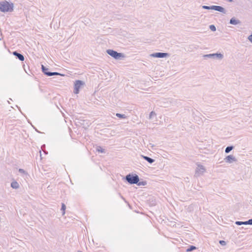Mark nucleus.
Returning a JSON list of instances; mask_svg holds the SVG:
<instances>
[{
    "label": "nucleus",
    "mask_w": 252,
    "mask_h": 252,
    "mask_svg": "<svg viewBox=\"0 0 252 252\" xmlns=\"http://www.w3.org/2000/svg\"><path fill=\"white\" fill-rule=\"evenodd\" d=\"M13 10V4L6 0L0 1V11L3 12H12Z\"/></svg>",
    "instance_id": "1"
},
{
    "label": "nucleus",
    "mask_w": 252,
    "mask_h": 252,
    "mask_svg": "<svg viewBox=\"0 0 252 252\" xmlns=\"http://www.w3.org/2000/svg\"><path fill=\"white\" fill-rule=\"evenodd\" d=\"M125 179L130 184H136L139 181V176L136 174H128Z\"/></svg>",
    "instance_id": "2"
},
{
    "label": "nucleus",
    "mask_w": 252,
    "mask_h": 252,
    "mask_svg": "<svg viewBox=\"0 0 252 252\" xmlns=\"http://www.w3.org/2000/svg\"><path fill=\"white\" fill-rule=\"evenodd\" d=\"M106 52L109 55L116 60L120 59L121 58H123L125 56L124 54L118 53L117 51L111 49L107 50Z\"/></svg>",
    "instance_id": "3"
},
{
    "label": "nucleus",
    "mask_w": 252,
    "mask_h": 252,
    "mask_svg": "<svg viewBox=\"0 0 252 252\" xmlns=\"http://www.w3.org/2000/svg\"><path fill=\"white\" fill-rule=\"evenodd\" d=\"M85 85V83L84 81L79 80H76L74 82V93L75 94H78L79 92L80 89L84 87Z\"/></svg>",
    "instance_id": "4"
},
{
    "label": "nucleus",
    "mask_w": 252,
    "mask_h": 252,
    "mask_svg": "<svg viewBox=\"0 0 252 252\" xmlns=\"http://www.w3.org/2000/svg\"><path fill=\"white\" fill-rule=\"evenodd\" d=\"M203 58L204 59L206 58H217L219 59H222L223 57V55L221 53H213V54H206L203 55Z\"/></svg>",
    "instance_id": "5"
},
{
    "label": "nucleus",
    "mask_w": 252,
    "mask_h": 252,
    "mask_svg": "<svg viewBox=\"0 0 252 252\" xmlns=\"http://www.w3.org/2000/svg\"><path fill=\"white\" fill-rule=\"evenodd\" d=\"M150 56L154 58H163L169 57V55L167 53L157 52L151 54Z\"/></svg>",
    "instance_id": "6"
},
{
    "label": "nucleus",
    "mask_w": 252,
    "mask_h": 252,
    "mask_svg": "<svg viewBox=\"0 0 252 252\" xmlns=\"http://www.w3.org/2000/svg\"><path fill=\"white\" fill-rule=\"evenodd\" d=\"M205 171V167L200 164L197 165V167L195 170V175L196 176H199L202 175Z\"/></svg>",
    "instance_id": "7"
},
{
    "label": "nucleus",
    "mask_w": 252,
    "mask_h": 252,
    "mask_svg": "<svg viewBox=\"0 0 252 252\" xmlns=\"http://www.w3.org/2000/svg\"><path fill=\"white\" fill-rule=\"evenodd\" d=\"M211 8L212 10H216L223 13H225L226 12L225 9L220 6L212 5L211 6Z\"/></svg>",
    "instance_id": "8"
},
{
    "label": "nucleus",
    "mask_w": 252,
    "mask_h": 252,
    "mask_svg": "<svg viewBox=\"0 0 252 252\" xmlns=\"http://www.w3.org/2000/svg\"><path fill=\"white\" fill-rule=\"evenodd\" d=\"M224 160L227 163H231L236 162L237 159L233 155H228L224 158Z\"/></svg>",
    "instance_id": "9"
},
{
    "label": "nucleus",
    "mask_w": 252,
    "mask_h": 252,
    "mask_svg": "<svg viewBox=\"0 0 252 252\" xmlns=\"http://www.w3.org/2000/svg\"><path fill=\"white\" fill-rule=\"evenodd\" d=\"M13 55H14L16 58L18 59L21 61H23L24 60V57L21 54L17 52V51H14L13 52Z\"/></svg>",
    "instance_id": "10"
},
{
    "label": "nucleus",
    "mask_w": 252,
    "mask_h": 252,
    "mask_svg": "<svg viewBox=\"0 0 252 252\" xmlns=\"http://www.w3.org/2000/svg\"><path fill=\"white\" fill-rule=\"evenodd\" d=\"M229 23L231 25H236L238 24H240L241 23V21L239 20L236 19L235 17H232L230 20Z\"/></svg>",
    "instance_id": "11"
},
{
    "label": "nucleus",
    "mask_w": 252,
    "mask_h": 252,
    "mask_svg": "<svg viewBox=\"0 0 252 252\" xmlns=\"http://www.w3.org/2000/svg\"><path fill=\"white\" fill-rule=\"evenodd\" d=\"M41 69L42 72L44 74L48 76H50V75L49 74V73H51V72L48 71V68L44 66L43 65H41Z\"/></svg>",
    "instance_id": "12"
},
{
    "label": "nucleus",
    "mask_w": 252,
    "mask_h": 252,
    "mask_svg": "<svg viewBox=\"0 0 252 252\" xmlns=\"http://www.w3.org/2000/svg\"><path fill=\"white\" fill-rule=\"evenodd\" d=\"M141 157L143 159H144L145 160L148 161L150 163H153L154 162H155V159L153 158H152L150 157H148L147 156L141 155Z\"/></svg>",
    "instance_id": "13"
},
{
    "label": "nucleus",
    "mask_w": 252,
    "mask_h": 252,
    "mask_svg": "<svg viewBox=\"0 0 252 252\" xmlns=\"http://www.w3.org/2000/svg\"><path fill=\"white\" fill-rule=\"evenodd\" d=\"M11 187L13 189H17L19 188V185L16 181H13L11 183Z\"/></svg>",
    "instance_id": "14"
},
{
    "label": "nucleus",
    "mask_w": 252,
    "mask_h": 252,
    "mask_svg": "<svg viewBox=\"0 0 252 252\" xmlns=\"http://www.w3.org/2000/svg\"><path fill=\"white\" fill-rule=\"evenodd\" d=\"M234 148L233 146H228L225 148V153H229L231 150H232Z\"/></svg>",
    "instance_id": "15"
},
{
    "label": "nucleus",
    "mask_w": 252,
    "mask_h": 252,
    "mask_svg": "<svg viewBox=\"0 0 252 252\" xmlns=\"http://www.w3.org/2000/svg\"><path fill=\"white\" fill-rule=\"evenodd\" d=\"M196 249L197 248L194 246H190L187 249L186 252H191Z\"/></svg>",
    "instance_id": "16"
},
{
    "label": "nucleus",
    "mask_w": 252,
    "mask_h": 252,
    "mask_svg": "<svg viewBox=\"0 0 252 252\" xmlns=\"http://www.w3.org/2000/svg\"><path fill=\"white\" fill-rule=\"evenodd\" d=\"M96 151L101 153H105V150L102 149L100 146H97L96 148Z\"/></svg>",
    "instance_id": "17"
},
{
    "label": "nucleus",
    "mask_w": 252,
    "mask_h": 252,
    "mask_svg": "<svg viewBox=\"0 0 252 252\" xmlns=\"http://www.w3.org/2000/svg\"><path fill=\"white\" fill-rule=\"evenodd\" d=\"M136 184L139 186H145L147 185V182L145 181H138V183H136Z\"/></svg>",
    "instance_id": "18"
},
{
    "label": "nucleus",
    "mask_w": 252,
    "mask_h": 252,
    "mask_svg": "<svg viewBox=\"0 0 252 252\" xmlns=\"http://www.w3.org/2000/svg\"><path fill=\"white\" fill-rule=\"evenodd\" d=\"M116 116L120 119H125L126 118V116L125 114H121L120 113H116Z\"/></svg>",
    "instance_id": "19"
},
{
    "label": "nucleus",
    "mask_w": 252,
    "mask_h": 252,
    "mask_svg": "<svg viewBox=\"0 0 252 252\" xmlns=\"http://www.w3.org/2000/svg\"><path fill=\"white\" fill-rule=\"evenodd\" d=\"M49 74L50 75V76H53V75H61L63 76V74H62L59 72H51V73H49Z\"/></svg>",
    "instance_id": "20"
},
{
    "label": "nucleus",
    "mask_w": 252,
    "mask_h": 252,
    "mask_svg": "<svg viewBox=\"0 0 252 252\" xmlns=\"http://www.w3.org/2000/svg\"><path fill=\"white\" fill-rule=\"evenodd\" d=\"M66 209L65 205L64 203L62 204L61 211H62L63 215L65 214V210Z\"/></svg>",
    "instance_id": "21"
},
{
    "label": "nucleus",
    "mask_w": 252,
    "mask_h": 252,
    "mask_svg": "<svg viewBox=\"0 0 252 252\" xmlns=\"http://www.w3.org/2000/svg\"><path fill=\"white\" fill-rule=\"evenodd\" d=\"M209 28L212 31L215 32L216 31V28L214 25H210Z\"/></svg>",
    "instance_id": "22"
},
{
    "label": "nucleus",
    "mask_w": 252,
    "mask_h": 252,
    "mask_svg": "<svg viewBox=\"0 0 252 252\" xmlns=\"http://www.w3.org/2000/svg\"><path fill=\"white\" fill-rule=\"evenodd\" d=\"M153 116H156V113L154 111H152L149 115V119H151L153 118Z\"/></svg>",
    "instance_id": "23"
},
{
    "label": "nucleus",
    "mask_w": 252,
    "mask_h": 252,
    "mask_svg": "<svg viewBox=\"0 0 252 252\" xmlns=\"http://www.w3.org/2000/svg\"><path fill=\"white\" fill-rule=\"evenodd\" d=\"M202 8L204 9H208V10L211 9V6H206V5H203Z\"/></svg>",
    "instance_id": "24"
},
{
    "label": "nucleus",
    "mask_w": 252,
    "mask_h": 252,
    "mask_svg": "<svg viewBox=\"0 0 252 252\" xmlns=\"http://www.w3.org/2000/svg\"><path fill=\"white\" fill-rule=\"evenodd\" d=\"M235 224L238 225H241L243 224V221H237L235 222Z\"/></svg>",
    "instance_id": "25"
},
{
    "label": "nucleus",
    "mask_w": 252,
    "mask_h": 252,
    "mask_svg": "<svg viewBox=\"0 0 252 252\" xmlns=\"http://www.w3.org/2000/svg\"><path fill=\"white\" fill-rule=\"evenodd\" d=\"M219 242H220V244L222 246L225 245V244H226L225 241H224L223 240H220Z\"/></svg>",
    "instance_id": "26"
},
{
    "label": "nucleus",
    "mask_w": 252,
    "mask_h": 252,
    "mask_svg": "<svg viewBox=\"0 0 252 252\" xmlns=\"http://www.w3.org/2000/svg\"><path fill=\"white\" fill-rule=\"evenodd\" d=\"M248 39L252 43V33L248 37Z\"/></svg>",
    "instance_id": "27"
},
{
    "label": "nucleus",
    "mask_w": 252,
    "mask_h": 252,
    "mask_svg": "<svg viewBox=\"0 0 252 252\" xmlns=\"http://www.w3.org/2000/svg\"><path fill=\"white\" fill-rule=\"evenodd\" d=\"M247 222L249 225H252V219L247 220Z\"/></svg>",
    "instance_id": "28"
},
{
    "label": "nucleus",
    "mask_w": 252,
    "mask_h": 252,
    "mask_svg": "<svg viewBox=\"0 0 252 252\" xmlns=\"http://www.w3.org/2000/svg\"><path fill=\"white\" fill-rule=\"evenodd\" d=\"M19 172L22 173H24L25 172V170L23 169H19Z\"/></svg>",
    "instance_id": "29"
},
{
    "label": "nucleus",
    "mask_w": 252,
    "mask_h": 252,
    "mask_svg": "<svg viewBox=\"0 0 252 252\" xmlns=\"http://www.w3.org/2000/svg\"><path fill=\"white\" fill-rule=\"evenodd\" d=\"M243 224H245V225L249 224L247 221H243Z\"/></svg>",
    "instance_id": "30"
},
{
    "label": "nucleus",
    "mask_w": 252,
    "mask_h": 252,
    "mask_svg": "<svg viewBox=\"0 0 252 252\" xmlns=\"http://www.w3.org/2000/svg\"><path fill=\"white\" fill-rule=\"evenodd\" d=\"M120 196H121V198L123 199L124 200H125V198L121 195V194H119Z\"/></svg>",
    "instance_id": "31"
}]
</instances>
